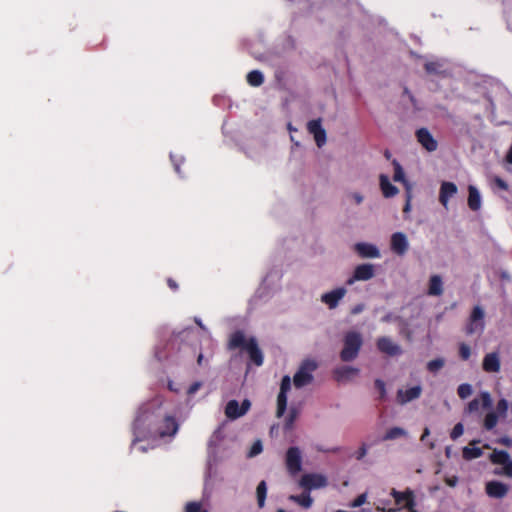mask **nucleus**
<instances>
[{
	"label": "nucleus",
	"mask_w": 512,
	"mask_h": 512,
	"mask_svg": "<svg viewBox=\"0 0 512 512\" xmlns=\"http://www.w3.org/2000/svg\"><path fill=\"white\" fill-rule=\"evenodd\" d=\"M341 450L340 447H334L328 450H325L326 452H332V453H338Z\"/></svg>",
	"instance_id": "obj_60"
},
{
	"label": "nucleus",
	"mask_w": 512,
	"mask_h": 512,
	"mask_svg": "<svg viewBox=\"0 0 512 512\" xmlns=\"http://www.w3.org/2000/svg\"><path fill=\"white\" fill-rule=\"evenodd\" d=\"M314 139H315L317 146L319 148L322 147L326 143V140H327L325 129H323L321 132L314 135Z\"/></svg>",
	"instance_id": "obj_47"
},
{
	"label": "nucleus",
	"mask_w": 512,
	"mask_h": 512,
	"mask_svg": "<svg viewBox=\"0 0 512 512\" xmlns=\"http://www.w3.org/2000/svg\"><path fill=\"white\" fill-rule=\"evenodd\" d=\"M482 368L485 372L488 373L499 372L501 368L499 354L497 352L486 354L483 359Z\"/></svg>",
	"instance_id": "obj_15"
},
{
	"label": "nucleus",
	"mask_w": 512,
	"mask_h": 512,
	"mask_svg": "<svg viewBox=\"0 0 512 512\" xmlns=\"http://www.w3.org/2000/svg\"><path fill=\"white\" fill-rule=\"evenodd\" d=\"M257 504L263 508L267 497V484L264 480L260 481L256 488Z\"/></svg>",
	"instance_id": "obj_28"
},
{
	"label": "nucleus",
	"mask_w": 512,
	"mask_h": 512,
	"mask_svg": "<svg viewBox=\"0 0 512 512\" xmlns=\"http://www.w3.org/2000/svg\"><path fill=\"white\" fill-rule=\"evenodd\" d=\"M407 432L401 427H392L388 429L383 436V441L394 440L406 436Z\"/></svg>",
	"instance_id": "obj_30"
},
{
	"label": "nucleus",
	"mask_w": 512,
	"mask_h": 512,
	"mask_svg": "<svg viewBox=\"0 0 512 512\" xmlns=\"http://www.w3.org/2000/svg\"><path fill=\"white\" fill-rule=\"evenodd\" d=\"M424 68L428 74H440L441 64L436 61L426 62Z\"/></svg>",
	"instance_id": "obj_38"
},
{
	"label": "nucleus",
	"mask_w": 512,
	"mask_h": 512,
	"mask_svg": "<svg viewBox=\"0 0 512 512\" xmlns=\"http://www.w3.org/2000/svg\"><path fill=\"white\" fill-rule=\"evenodd\" d=\"M363 345V338L359 332L349 331L343 338V349L340 352V358L344 362L353 361L358 357V354Z\"/></svg>",
	"instance_id": "obj_1"
},
{
	"label": "nucleus",
	"mask_w": 512,
	"mask_h": 512,
	"mask_svg": "<svg viewBox=\"0 0 512 512\" xmlns=\"http://www.w3.org/2000/svg\"><path fill=\"white\" fill-rule=\"evenodd\" d=\"M249 355V359L256 366H261L263 364V353L258 346V343L255 338L248 339V345L245 349Z\"/></svg>",
	"instance_id": "obj_14"
},
{
	"label": "nucleus",
	"mask_w": 512,
	"mask_h": 512,
	"mask_svg": "<svg viewBox=\"0 0 512 512\" xmlns=\"http://www.w3.org/2000/svg\"><path fill=\"white\" fill-rule=\"evenodd\" d=\"M480 400L475 398L473 399L472 401H470L467 405V411L469 413H474V412H477L480 408V405L484 408V409H489L491 408L492 406V399H491V396L488 392H482L480 394Z\"/></svg>",
	"instance_id": "obj_17"
},
{
	"label": "nucleus",
	"mask_w": 512,
	"mask_h": 512,
	"mask_svg": "<svg viewBox=\"0 0 512 512\" xmlns=\"http://www.w3.org/2000/svg\"><path fill=\"white\" fill-rule=\"evenodd\" d=\"M185 512H208L206 509L202 508L200 502H188L185 506Z\"/></svg>",
	"instance_id": "obj_39"
},
{
	"label": "nucleus",
	"mask_w": 512,
	"mask_h": 512,
	"mask_svg": "<svg viewBox=\"0 0 512 512\" xmlns=\"http://www.w3.org/2000/svg\"><path fill=\"white\" fill-rule=\"evenodd\" d=\"M262 449H263V447H262L261 441L257 440L256 442L253 443V445L249 451V456L253 457V456L258 455L259 453L262 452Z\"/></svg>",
	"instance_id": "obj_48"
},
{
	"label": "nucleus",
	"mask_w": 512,
	"mask_h": 512,
	"mask_svg": "<svg viewBox=\"0 0 512 512\" xmlns=\"http://www.w3.org/2000/svg\"><path fill=\"white\" fill-rule=\"evenodd\" d=\"M495 184L502 190H507L508 185L507 183L500 177H495L494 179Z\"/></svg>",
	"instance_id": "obj_54"
},
{
	"label": "nucleus",
	"mask_w": 512,
	"mask_h": 512,
	"mask_svg": "<svg viewBox=\"0 0 512 512\" xmlns=\"http://www.w3.org/2000/svg\"><path fill=\"white\" fill-rule=\"evenodd\" d=\"M417 141L428 152H434L438 148V142L427 128H420L415 133Z\"/></svg>",
	"instance_id": "obj_8"
},
{
	"label": "nucleus",
	"mask_w": 512,
	"mask_h": 512,
	"mask_svg": "<svg viewBox=\"0 0 512 512\" xmlns=\"http://www.w3.org/2000/svg\"><path fill=\"white\" fill-rule=\"evenodd\" d=\"M368 451V446L366 443H362V445L359 447L358 451L355 454V457L357 460H362L366 455Z\"/></svg>",
	"instance_id": "obj_50"
},
{
	"label": "nucleus",
	"mask_w": 512,
	"mask_h": 512,
	"mask_svg": "<svg viewBox=\"0 0 512 512\" xmlns=\"http://www.w3.org/2000/svg\"><path fill=\"white\" fill-rule=\"evenodd\" d=\"M498 422V415L496 412H489L484 418L483 426L486 430H492Z\"/></svg>",
	"instance_id": "obj_34"
},
{
	"label": "nucleus",
	"mask_w": 512,
	"mask_h": 512,
	"mask_svg": "<svg viewBox=\"0 0 512 512\" xmlns=\"http://www.w3.org/2000/svg\"><path fill=\"white\" fill-rule=\"evenodd\" d=\"M375 388L378 390L379 392V396H380V399L381 400H384L385 397H386V387H385V382L381 379H376L375 382Z\"/></svg>",
	"instance_id": "obj_43"
},
{
	"label": "nucleus",
	"mask_w": 512,
	"mask_h": 512,
	"mask_svg": "<svg viewBox=\"0 0 512 512\" xmlns=\"http://www.w3.org/2000/svg\"><path fill=\"white\" fill-rule=\"evenodd\" d=\"M375 276V267L373 264L364 263L357 265L353 275L346 281L348 285L354 284L356 281H368Z\"/></svg>",
	"instance_id": "obj_4"
},
{
	"label": "nucleus",
	"mask_w": 512,
	"mask_h": 512,
	"mask_svg": "<svg viewBox=\"0 0 512 512\" xmlns=\"http://www.w3.org/2000/svg\"><path fill=\"white\" fill-rule=\"evenodd\" d=\"M407 237L402 232H396L391 236V249L397 255H404L408 250Z\"/></svg>",
	"instance_id": "obj_12"
},
{
	"label": "nucleus",
	"mask_w": 512,
	"mask_h": 512,
	"mask_svg": "<svg viewBox=\"0 0 512 512\" xmlns=\"http://www.w3.org/2000/svg\"><path fill=\"white\" fill-rule=\"evenodd\" d=\"M384 156H385V158H386V159H388V160H389V159L391 158V156H392V155H391V153H390V151H389V150H385V152H384Z\"/></svg>",
	"instance_id": "obj_62"
},
{
	"label": "nucleus",
	"mask_w": 512,
	"mask_h": 512,
	"mask_svg": "<svg viewBox=\"0 0 512 512\" xmlns=\"http://www.w3.org/2000/svg\"><path fill=\"white\" fill-rule=\"evenodd\" d=\"M290 388H291V379L289 376H284L281 380L279 393L287 394L288 391L290 390Z\"/></svg>",
	"instance_id": "obj_45"
},
{
	"label": "nucleus",
	"mask_w": 512,
	"mask_h": 512,
	"mask_svg": "<svg viewBox=\"0 0 512 512\" xmlns=\"http://www.w3.org/2000/svg\"><path fill=\"white\" fill-rule=\"evenodd\" d=\"M484 329H480V325L477 322H471L469 319V323L466 326V334L472 335L475 333H482Z\"/></svg>",
	"instance_id": "obj_42"
},
{
	"label": "nucleus",
	"mask_w": 512,
	"mask_h": 512,
	"mask_svg": "<svg viewBox=\"0 0 512 512\" xmlns=\"http://www.w3.org/2000/svg\"><path fill=\"white\" fill-rule=\"evenodd\" d=\"M316 361L312 359L304 360L297 372L294 374L293 383L296 388H302L310 384L313 380L312 373L317 369Z\"/></svg>",
	"instance_id": "obj_2"
},
{
	"label": "nucleus",
	"mask_w": 512,
	"mask_h": 512,
	"mask_svg": "<svg viewBox=\"0 0 512 512\" xmlns=\"http://www.w3.org/2000/svg\"><path fill=\"white\" fill-rule=\"evenodd\" d=\"M459 479L457 476H452V477H446L445 478V483L449 486V487H455L458 483Z\"/></svg>",
	"instance_id": "obj_55"
},
{
	"label": "nucleus",
	"mask_w": 512,
	"mask_h": 512,
	"mask_svg": "<svg viewBox=\"0 0 512 512\" xmlns=\"http://www.w3.org/2000/svg\"><path fill=\"white\" fill-rule=\"evenodd\" d=\"M247 82L249 85L253 87H258L263 84L264 82V76L263 74L258 70L250 71L247 74Z\"/></svg>",
	"instance_id": "obj_31"
},
{
	"label": "nucleus",
	"mask_w": 512,
	"mask_h": 512,
	"mask_svg": "<svg viewBox=\"0 0 512 512\" xmlns=\"http://www.w3.org/2000/svg\"><path fill=\"white\" fill-rule=\"evenodd\" d=\"M359 373L358 368L342 366L334 370V376L337 381L349 380Z\"/></svg>",
	"instance_id": "obj_22"
},
{
	"label": "nucleus",
	"mask_w": 512,
	"mask_h": 512,
	"mask_svg": "<svg viewBox=\"0 0 512 512\" xmlns=\"http://www.w3.org/2000/svg\"><path fill=\"white\" fill-rule=\"evenodd\" d=\"M377 348L380 352L389 356H398L402 354L401 347L394 343L389 337H380L377 339Z\"/></svg>",
	"instance_id": "obj_9"
},
{
	"label": "nucleus",
	"mask_w": 512,
	"mask_h": 512,
	"mask_svg": "<svg viewBox=\"0 0 512 512\" xmlns=\"http://www.w3.org/2000/svg\"><path fill=\"white\" fill-rule=\"evenodd\" d=\"M240 404L237 400H230L225 407V415L229 419H237L241 417Z\"/></svg>",
	"instance_id": "obj_25"
},
{
	"label": "nucleus",
	"mask_w": 512,
	"mask_h": 512,
	"mask_svg": "<svg viewBox=\"0 0 512 512\" xmlns=\"http://www.w3.org/2000/svg\"><path fill=\"white\" fill-rule=\"evenodd\" d=\"M167 285L169 286V288L173 291H177L178 290V284L177 282L172 279V278H168L167 279Z\"/></svg>",
	"instance_id": "obj_56"
},
{
	"label": "nucleus",
	"mask_w": 512,
	"mask_h": 512,
	"mask_svg": "<svg viewBox=\"0 0 512 512\" xmlns=\"http://www.w3.org/2000/svg\"><path fill=\"white\" fill-rule=\"evenodd\" d=\"M352 198L354 199L356 204H360L363 201V196L360 193H353Z\"/></svg>",
	"instance_id": "obj_57"
},
{
	"label": "nucleus",
	"mask_w": 512,
	"mask_h": 512,
	"mask_svg": "<svg viewBox=\"0 0 512 512\" xmlns=\"http://www.w3.org/2000/svg\"><path fill=\"white\" fill-rule=\"evenodd\" d=\"M298 417V411L294 408H292L286 418L285 421V429H291L296 418Z\"/></svg>",
	"instance_id": "obj_41"
},
{
	"label": "nucleus",
	"mask_w": 512,
	"mask_h": 512,
	"mask_svg": "<svg viewBox=\"0 0 512 512\" xmlns=\"http://www.w3.org/2000/svg\"><path fill=\"white\" fill-rule=\"evenodd\" d=\"M299 484L309 491L327 486V478L322 474L308 473L301 477Z\"/></svg>",
	"instance_id": "obj_6"
},
{
	"label": "nucleus",
	"mask_w": 512,
	"mask_h": 512,
	"mask_svg": "<svg viewBox=\"0 0 512 512\" xmlns=\"http://www.w3.org/2000/svg\"><path fill=\"white\" fill-rule=\"evenodd\" d=\"M430 433L429 429L428 428H425L424 431H423V434L421 436V440H424L426 436H428Z\"/></svg>",
	"instance_id": "obj_61"
},
{
	"label": "nucleus",
	"mask_w": 512,
	"mask_h": 512,
	"mask_svg": "<svg viewBox=\"0 0 512 512\" xmlns=\"http://www.w3.org/2000/svg\"><path fill=\"white\" fill-rule=\"evenodd\" d=\"M496 443L503 445L505 447H511L512 446V439L508 436H502L496 440Z\"/></svg>",
	"instance_id": "obj_51"
},
{
	"label": "nucleus",
	"mask_w": 512,
	"mask_h": 512,
	"mask_svg": "<svg viewBox=\"0 0 512 512\" xmlns=\"http://www.w3.org/2000/svg\"><path fill=\"white\" fill-rule=\"evenodd\" d=\"M202 361H203V355H202V354H199V355H198V358H197V363H198V365H201V364H202Z\"/></svg>",
	"instance_id": "obj_63"
},
{
	"label": "nucleus",
	"mask_w": 512,
	"mask_h": 512,
	"mask_svg": "<svg viewBox=\"0 0 512 512\" xmlns=\"http://www.w3.org/2000/svg\"><path fill=\"white\" fill-rule=\"evenodd\" d=\"M286 467L291 475H296L302 468V457L298 447H290L286 452Z\"/></svg>",
	"instance_id": "obj_5"
},
{
	"label": "nucleus",
	"mask_w": 512,
	"mask_h": 512,
	"mask_svg": "<svg viewBox=\"0 0 512 512\" xmlns=\"http://www.w3.org/2000/svg\"><path fill=\"white\" fill-rule=\"evenodd\" d=\"M485 490L488 496L501 499L507 495L509 487L500 481H490L486 484Z\"/></svg>",
	"instance_id": "obj_11"
},
{
	"label": "nucleus",
	"mask_w": 512,
	"mask_h": 512,
	"mask_svg": "<svg viewBox=\"0 0 512 512\" xmlns=\"http://www.w3.org/2000/svg\"><path fill=\"white\" fill-rule=\"evenodd\" d=\"M392 165L394 167L393 180L395 182L403 183L405 185V187L407 189H409V183H408V181L405 178V174H404V171H403V168H402L401 164L396 159H394L392 161Z\"/></svg>",
	"instance_id": "obj_27"
},
{
	"label": "nucleus",
	"mask_w": 512,
	"mask_h": 512,
	"mask_svg": "<svg viewBox=\"0 0 512 512\" xmlns=\"http://www.w3.org/2000/svg\"><path fill=\"white\" fill-rule=\"evenodd\" d=\"M390 495L394 498L396 505H400L404 508L415 507V495L410 488H407L403 492L392 488Z\"/></svg>",
	"instance_id": "obj_7"
},
{
	"label": "nucleus",
	"mask_w": 512,
	"mask_h": 512,
	"mask_svg": "<svg viewBox=\"0 0 512 512\" xmlns=\"http://www.w3.org/2000/svg\"><path fill=\"white\" fill-rule=\"evenodd\" d=\"M464 432V427H463V424L462 423H457L451 433H450V437L452 440H456L458 439Z\"/></svg>",
	"instance_id": "obj_44"
},
{
	"label": "nucleus",
	"mask_w": 512,
	"mask_h": 512,
	"mask_svg": "<svg viewBox=\"0 0 512 512\" xmlns=\"http://www.w3.org/2000/svg\"><path fill=\"white\" fill-rule=\"evenodd\" d=\"M467 203H468V207L472 211H478L481 208V196H480V193H479L478 189L475 186H473V185H469L468 186V200H467Z\"/></svg>",
	"instance_id": "obj_21"
},
{
	"label": "nucleus",
	"mask_w": 512,
	"mask_h": 512,
	"mask_svg": "<svg viewBox=\"0 0 512 512\" xmlns=\"http://www.w3.org/2000/svg\"><path fill=\"white\" fill-rule=\"evenodd\" d=\"M307 129L309 133H311L314 136L317 133L321 132L324 128L321 125V120L315 119L308 122Z\"/></svg>",
	"instance_id": "obj_36"
},
{
	"label": "nucleus",
	"mask_w": 512,
	"mask_h": 512,
	"mask_svg": "<svg viewBox=\"0 0 512 512\" xmlns=\"http://www.w3.org/2000/svg\"><path fill=\"white\" fill-rule=\"evenodd\" d=\"M479 442H480L479 440H473V441L470 442V445H474V444H477Z\"/></svg>",
	"instance_id": "obj_64"
},
{
	"label": "nucleus",
	"mask_w": 512,
	"mask_h": 512,
	"mask_svg": "<svg viewBox=\"0 0 512 512\" xmlns=\"http://www.w3.org/2000/svg\"><path fill=\"white\" fill-rule=\"evenodd\" d=\"M248 345V340L245 338V335L242 331H236L234 332L228 343V348L231 350L237 349V348H243L246 349Z\"/></svg>",
	"instance_id": "obj_23"
},
{
	"label": "nucleus",
	"mask_w": 512,
	"mask_h": 512,
	"mask_svg": "<svg viewBox=\"0 0 512 512\" xmlns=\"http://www.w3.org/2000/svg\"><path fill=\"white\" fill-rule=\"evenodd\" d=\"M201 386H202V383L199 381L192 383L187 390V394L190 396L195 394L201 388Z\"/></svg>",
	"instance_id": "obj_52"
},
{
	"label": "nucleus",
	"mask_w": 512,
	"mask_h": 512,
	"mask_svg": "<svg viewBox=\"0 0 512 512\" xmlns=\"http://www.w3.org/2000/svg\"><path fill=\"white\" fill-rule=\"evenodd\" d=\"M459 356L464 361L468 360L471 356L470 346L466 343H461L459 345Z\"/></svg>",
	"instance_id": "obj_40"
},
{
	"label": "nucleus",
	"mask_w": 512,
	"mask_h": 512,
	"mask_svg": "<svg viewBox=\"0 0 512 512\" xmlns=\"http://www.w3.org/2000/svg\"><path fill=\"white\" fill-rule=\"evenodd\" d=\"M178 430V424L174 417L166 416L163 420V425L159 429V435L161 437L173 436Z\"/></svg>",
	"instance_id": "obj_19"
},
{
	"label": "nucleus",
	"mask_w": 512,
	"mask_h": 512,
	"mask_svg": "<svg viewBox=\"0 0 512 512\" xmlns=\"http://www.w3.org/2000/svg\"><path fill=\"white\" fill-rule=\"evenodd\" d=\"M355 251L362 258H378L380 257L379 249L370 243H357L354 247Z\"/></svg>",
	"instance_id": "obj_18"
},
{
	"label": "nucleus",
	"mask_w": 512,
	"mask_h": 512,
	"mask_svg": "<svg viewBox=\"0 0 512 512\" xmlns=\"http://www.w3.org/2000/svg\"><path fill=\"white\" fill-rule=\"evenodd\" d=\"M367 496L365 493L358 495L351 503V507L356 508L362 506L366 502Z\"/></svg>",
	"instance_id": "obj_49"
},
{
	"label": "nucleus",
	"mask_w": 512,
	"mask_h": 512,
	"mask_svg": "<svg viewBox=\"0 0 512 512\" xmlns=\"http://www.w3.org/2000/svg\"><path fill=\"white\" fill-rule=\"evenodd\" d=\"M347 290L344 287L336 288L330 292L324 293L321 296V301L325 303L330 309L338 306L339 301L345 296Z\"/></svg>",
	"instance_id": "obj_10"
},
{
	"label": "nucleus",
	"mask_w": 512,
	"mask_h": 512,
	"mask_svg": "<svg viewBox=\"0 0 512 512\" xmlns=\"http://www.w3.org/2000/svg\"><path fill=\"white\" fill-rule=\"evenodd\" d=\"M380 188L385 198H391L398 194L399 190L396 186L391 184L389 178L385 174L379 176Z\"/></svg>",
	"instance_id": "obj_20"
},
{
	"label": "nucleus",
	"mask_w": 512,
	"mask_h": 512,
	"mask_svg": "<svg viewBox=\"0 0 512 512\" xmlns=\"http://www.w3.org/2000/svg\"><path fill=\"white\" fill-rule=\"evenodd\" d=\"M489 460L495 465L503 466L501 470H495V474L512 478V459L507 451L494 449Z\"/></svg>",
	"instance_id": "obj_3"
},
{
	"label": "nucleus",
	"mask_w": 512,
	"mask_h": 512,
	"mask_svg": "<svg viewBox=\"0 0 512 512\" xmlns=\"http://www.w3.org/2000/svg\"><path fill=\"white\" fill-rule=\"evenodd\" d=\"M422 388L420 385L413 386L409 389H399L397 391V402L399 404H406L410 401L418 399L421 396Z\"/></svg>",
	"instance_id": "obj_13"
},
{
	"label": "nucleus",
	"mask_w": 512,
	"mask_h": 512,
	"mask_svg": "<svg viewBox=\"0 0 512 512\" xmlns=\"http://www.w3.org/2000/svg\"><path fill=\"white\" fill-rule=\"evenodd\" d=\"M471 322H477L480 325V329H484V311L480 306H475L470 315Z\"/></svg>",
	"instance_id": "obj_32"
},
{
	"label": "nucleus",
	"mask_w": 512,
	"mask_h": 512,
	"mask_svg": "<svg viewBox=\"0 0 512 512\" xmlns=\"http://www.w3.org/2000/svg\"><path fill=\"white\" fill-rule=\"evenodd\" d=\"M443 293V282L439 275H432L429 280L428 294L440 296Z\"/></svg>",
	"instance_id": "obj_24"
},
{
	"label": "nucleus",
	"mask_w": 512,
	"mask_h": 512,
	"mask_svg": "<svg viewBox=\"0 0 512 512\" xmlns=\"http://www.w3.org/2000/svg\"><path fill=\"white\" fill-rule=\"evenodd\" d=\"M496 409H497V412L502 415V416H505L506 413H507V410H508V402L506 399H500L497 403V406H496Z\"/></svg>",
	"instance_id": "obj_46"
},
{
	"label": "nucleus",
	"mask_w": 512,
	"mask_h": 512,
	"mask_svg": "<svg viewBox=\"0 0 512 512\" xmlns=\"http://www.w3.org/2000/svg\"><path fill=\"white\" fill-rule=\"evenodd\" d=\"M472 386L468 383H463L458 386L457 393L461 399H466L472 394Z\"/></svg>",
	"instance_id": "obj_35"
},
{
	"label": "nucleus",
	"mask_w": 512,
	"mask_h": 512,
	"mask_svg": "<svg viewBox=\"0 0 512 512\" xmlns=\"http://www.w3.org/2000/svg\"><path fill=\"white\" fill-rule=\"evenodd\" d=\"M483 455V451L479 447H464L462 450V456L465 460H473L480 458Z\"/></svg>",
	"instance_id": "obj_29"
},
{
	"label": "nucleus",
	"mask_w": 512,
	"mask_h": 512,
	"mask_svg": "<svg viewBox=\"0 0 512 512\" xmlns=\"http://www.w3.org/2000/svg\"><path fill=\"white\" fill-rule=\"evenodd\" d=\"M287 407V394L279 393L277 396V411L276 416L282 417Z\"/></svg>",
	"instance_id": "obj_33"
},
{
	"label": "nucleus",
	"mask_w": 512,
	"mask_h": 512,
	"mask_svg": "<svg viewBox=\"0 0 512 512\" xmlns=\"http://www.w3.org/2000/svg\"><path fill=\"white\" fill-rule=\"evenodd\" d=\"M250 406H251V403L248 399H245L242 401V403L240 405L241 416L245 415L248 412V410L250 409Z\"/></svg>",
	"instance_id": "obj_53"
},
{
	"label": "nucleus",
	"mask_w": 512,
	"mask_h": 512,
	"mask_svg": "<svg viewBox=\"0 0 512 512\" xmlns=\"http://www.w3.org/2000/svg\"><path fill=\"white\" fill-rule=\"evenodd\" d=\"M289 499L305 509H309L313 504V499L308 492H303L300 495H291Z\"/></svg>",
	"instance_id": "obj_26"
},
{
	"label": "nucleus",
	"mask_w": 512,
	"mask_h": 512,
	"mask_svg": "<svg viewBox=\"0 0 512 512\" xmlns=\"http://www.w3.org/2000/svg\"><path fill=\"white\" fill-rule=\"evenodd\" d=\"M410 200H411V196L408 194L406 203L403 208V212H405V213L410 211V208H411Z\"/></svg>",
	"instance_id": "obj_58"
},
{
	"label": "nucleus",
	"mask_w": 512,
	"mask_h": 512,
	"mask_svg": "<svg viewBox=\"0 0 512 512\" xmlns=\"http://www.w3.org/2000/svg\"><path fill=\"white\" fill-rule=\"evenodd\" d=\"M361 311H362V306H361V305H358V306H356V307H354V308H353L352 313H353V314H357V313H359V312H361Z\"/></svg>",
	"instance_id": "obj_59"
},
{
	"label": "nucleus",
	"mask_w": 512,
	"mask_h": 512,
	"mask_svg": "<svg viewBox=\"0 0 512 512\" xmlns=\"http://www.w3.org/2000/svg\"><path fill=\"white\" fill-rule=\"evenodd\" d=\"M457 186L453 182L444 181L440 187L439 202L446 208L449 199L457 193Z\"/></svg>",
	"instance_id": "obj_16"
},
{
	"label": "nucleus",
	"mask_w": 512,
	"mask_h": 512,
	"mask_svg": "<svg viewBox=\"0 0 512 512\" xmlns=\"http://www.w3.org/2000/svg\"><path fill=\"white\" fill-rule=\"evenodd\" d=\"M445 364V361L444 359L442 358H436V359H433L431 361H429L427 363V369L432 372V373H435L437 372L438 370H440L441 368H443Z\"/></svg>",
	"instance_id": "obj_37"
}]
</instances>
